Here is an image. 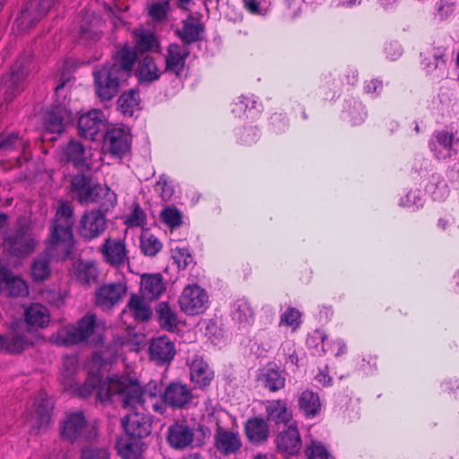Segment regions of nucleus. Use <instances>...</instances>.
<instances>
[{
    "instance_id": "f257e3e1",
    "label": "nucleus",
    "mask_w": 459,
    "mask_h": 459,
    "mask_svg": "<svg viewBox=\"0 0 459 459\" xmlns=\"http://www.w3.org/2000/svg\"><path fill=\"white\" fill-rule=\"evenodd\" d=\"M96 392L101 403L112 401L114 395L121 396L124 408L135 409L143 403V387L136 379L127 375L116 376L103 380L100 375L91 373L85 382L75 389L81 398H87Z\"/></svg>"
},
{
    "instance_id": "f03ea898",
    "label": "nucleus",
    "mask_w": 459,
    "mask_h": 459,
    "mask_svg": "<svg viewBox=\"0 0 459 459\" xmlns=\"http://www.w3.org/2000/svg\"><path fill=\"white\" fill-rule=\"evenodd\" d=\"M75 222L73 205L68 202H60L52 220L48 250H59L65 256H69L74 246L73 228Z\"/></svg>"
},
{
    "instance_id": "7ed1b4c3",
    "label": "nucleus",
    "mask_w": 459,
    "mask_h": 459,
    "mask_svg": "<svg viewBox=\"0 0 459 459\" xmlns=\"http://www.w3.org/2000/svg\"><path fill=\"white\" fill-rule=\"evenodd\" d=\"M96 326V316L86 314L77 321L76 325H69L59 330L55 336V343L63 346L81 343L93 335Z\"/></svg>"
},
{
    "instance_id": "20e7f679",
    "label": "nucleus",
    "mask_w": 459,
    "mask_h": 459,
    "mask_svg": "<svg viewBox=\"0 0 459 459\" xmlns=\"http://www.w3.org/2000/svg\"><path fill=\"white\" fill-rule=\"evenodd\" d=\"M3 352L16 355L33 346L36 341L34 334L29 333L24 328L22 319L13 321L8 331L2 334Z\"/></svg>"
},
{
    "instance_id": "39448f33",
    "label": "nucleus",
    "mask_w": 459,
    "mask_h": 459,
    "mask_svg": "<svg viewBox=\"0 0 459 459\" xmlns=\"http://www.w3.org/2000/svg\"><path fill=\"white\" fill-rule=\"evenodd\" d=\"M96 95L102 101L112 100L119 91L121 82L127 79L107 64L93 72Z\"/></svg>"
},
{
    "instance_id": "423d86ee",
    "label": "nucleus",
    "mask_w": 459,
    "mask_h": 459,
    "mask_svg": "<svg viewBox=\"0 0 459 459\" xmlns=\"http://www.w3.org/2000/svg\"><path fill=\"white\" fill-rule=\"evenodd\" d=\"M37 242L24 226H20L10 232L4 239V247L9 255L24 257L30 255L36 247Z\"/></svg>"
},
{
    "instance_id": "0eeeda50",
    "label": "nucleus",
    "mask_w": 459,
    "mask_h": 459,
    "mask_svg": "<svg viewBox=\"0 0 459 459\" xmlns=\"http://www.w3.org/2000/svg\"><path fill=\"white\" fill-rule=\"evenodd\" d=\"M162 397L173 411L188 410L194 403L193 387L182 381H171L164 388Z\"/></svg>"
},
{
    "instance_id": "6e6552de",
    "label": "nucleus",
    "mask_w": 459,
    "mask_h": 459,
    "mask_svg": "<svg viewBox=\"0 0 459 459\" xmlns=\"http://www.w3.org/2000/svg\"><path fill=\"white\" fill-rule=\"evenodd\" d=\"M180 309L189 316L204 313L208 307L209 296L206 290L197 284L184 288L178 299Z\"/></svg>"
},
{
    "instance_id": "1a4fd4ad",
    "label": "nucleus",
    "mask_w": 459,
    "mask_h": 459,
    "mask_svg": "<svg viewBox=\"0 0 459 459\" xmlns=\"http://www.w3.org/2000/svg\"><path fill=\"white\" fill-rule=\"evenodd\" d=\"M144 392L143 391V394ZM144 399L143 398L142 405H138L135 409L127 408L132 410L131 413L126 414L121 420V425L128 437L132 439H140L147 437L152 433V421L148 415L134 411L143 407Z\"/></svg>"
},
{
    "instance_id": "9d476101",
    "label": "nucleus",
    "mask_w": 459,
    "mask_h": 459,
    "mask_svg": "<svg viewBox=\"0 0 459 459\" xmlns=\"http://www.w3.org/2000/svg\"><path fill=\"white\" fill-rule=\"evenodd\" d=\"M107 227L106 216L102 211H86L80 218L78 234L85 241H91L102 235Z\"/></svg>"
},
{
    "instance_id": "9b49d317",
    "label": "nucleus",
    "mask_w": 459,
    "mask_h": 459,
    "mask_svg": "<svg viewBox=\"0 0 459 459\" xmlns=\"http://www.w3.org/2000/svg\"><path fill=\"white\" fill-rule=\"evenodd\" d=\"M132 135L122 127L108 129L104 136L107 152L117 159H123L131 152Z\"/></svg>"
},
{
    "instance_id": "f8f14e48",
    "label": "nucleus",
    "mask_w": 459,
    "mask_h": 459,
    "mask_svg": "<svg viewBox=\"0 0 459 459\" xmlns=\"http://www.w3.org/2000/svg\"><path fill=\"white\" fill-rule=\"evenodd\" d=\"M455 135L446 130H436L429 140V148L437 160H446L457 154L455 148Z\"/></svg>"
},
{
    "instance_id": "ddd939ff",
    "label": "nucleus",
    "mask_w": 459,
    "mask_h": 459,
    "mask_svg": "<svg viewBox=\"0 0 459 459\" xmlns=\"http://www.w3.org/2000/svg\"><path fill=\"white\" fill-rule=\"evenodd\" d=\"M100 252L104 262L112 267L120 268L129 263L128 250L122 238H106L100 247Z\"/></svg>"
},
{
    "instance_id": "4468645a",
    "label": "nucleus",
    "mask_w": 459,
    "mask_h": 459,
    "mask_svg": "<svg viewBox=\"0 0 459 459\" xmlns=\"http://www.w3.org/2000/svg\"><path fill=\"white\" fill-rule=\"evenodd\" d=\"M274 443L277 451L284 455L294 456L299 455L302 448V439L297 424H290L279 432Z\"/></svg>"
},
{
    "instance_id": "2eb2a0df",
    "label": "nucleus",
    "mask_w": 459,
    "mask_h": 459,
    "mask_svg": "<svg viewBox=\"0 0 459 459\" xmlns=\"http://www.w3.org/2000/svg\"><path fill=\"white\" fill-rule=\"evenodd\" d=\"M127 287L123 282L103 284L95 293V304L102 310H108L119 304L126 294Z\"/></svg>"
},
{
    "instance_id": "dca6fc26",
    "label": "nucleus",
    "mask_w": 459,
    "mask_h": 459,
    "mask_svg": "<svg viewBox=\"0 0 459 459\" xmlns=\"http://www.w3.org/2000/svg\"><path fill=\"white\" fill-rule=\"evenodd\" d=\"M22 320L27 332L37 337V332L49 325L50 313L42 304L31 303L25 307Z\"/></svg>"
},
{
    "instance_id": "f3484780",
    "label": "nucleus",
    "mask_w": 459,
    "mask_h": 459,
    "mask_svg": "<svg viewBox=\"0 0 459 459\" xmlns=\"http://www.w3.org/2000/svg\"><path fill=\"white\" fill-rule=\"evenodd\" d=\"M148 351L150 359L158 366L169 365L177 353L174 342L166 335L152 338Z\"/></svg>"
},
{
    "instance_id": "a211bd4d",
    "label": "nucleus",
    "mask_w": 459,
    "mask_h": 459,
    "mask_svg": "<svg viewBox=\"0 0 459 459\" xmlns=\"http://www.w3.org/2000/svg\"><path fill=\"white\" fill-rule=\"evenodd\" d=\"M213 439L215 449L223 455H235L242 446L239 433L221 426L219 422L216 424Z\"/></svg>"
},
{
    "instance_id": "6ab92c4d",
    "label": "nucleus",
    "mask_w": 459,
    "mask_h": 459,
    "mask_svg": "<svg viewBox=\"0 0 459 459\" xmlns=\"http://www.w3.org/2000/svg\"><path fill=\"white\" fill-rule=\"evenodd\" d=\"M190 50L187 47L178 43L169 44L165 55V68L163 73L174 74L177 78L181 77Z\"/></svg>"
},
{
    "instance_id": "aec40b11",
    "label": "nucleus",
    "mask_w": 459,
    "mask_h": 459,
    "mask_svg": "<svg viewBox=\"0 0 459 459\" xmlns=\"http://www.w3.org/2000/svg\"><path fill=\"white\" fill-rule=\"evenodd\" d=\"M79 134L91 141L101 133L105 127L104 114L100 109H91L80 116L77 123Z\"/></svg>"
},
{
    "instance_id": "412c9836",
    "label": "nucleus",
    "mask_w": 459,
    "mask_h": 459,
    "mask_svg": "<svg viewBox=\"0 0 459 459\" xmlns=\"http://www.w3.org/2000/svg\"><path fill=\"white\" fill-rule=\"evenodd\" d=\"M167 442L176 450H184L195 442V429L185 421H176L168 428Z\"/></svg>"
},
{
    "instance_id": "4be33fe9",
    "label": "nucleus",
    "mask_w": 459,
    "mask_h": 459,
    "mask_svg": "<svg viewBox=\"0 0 459 459\" xmlns=\"http://www.w3.org/2000/svg\"><path fill=\"white\" fill-rule=\"evenodd\" d=\"M137 59V52L128 43H126L113 54V63L107 65L128 79L132 74Z\"/></svg>"
},
{
    "instance_id": "5701e85b",
    "label": "nucleus",
    "mask_w": 459,
    "mask_h": 459,
    "mask_svg": "<svg viewBox=\"0 0 459 459\" xmlns=\"http://www.w3.org/2000/svg\"><path fill=\"white\" fill-rule=\"evenodd\" d=\"M73 121V113L65 106H55L44 114L45 133L60 134L65 124Z\"/></svg>"
},
{
    "instance_id": "b1692460",
    "label": "nucleus",
    "mask_w": 459,
    "mask_h": 459,
    "mask_svg": "<svg viewBox=\"0 0 459 459\" xmlns=\"http://www.w3.org/2000/svg\"><path fill=\"white\" fill-rule=\"evenodd\" d=\"M256 379L262 387L271 393H276L281 390L284 388L286 383L284 371H281L274 363H269L267 366L260 368Z\"/></svg>"
},
{
    "instance_id": "393cba45",
    "label": "nucleus",
    "mask_w": 459,
    "mask_h": 459,
    "mask_svg": "<svg viewBox=\"0 0 459 459\" xmlns=\"http://www.w3.org/2000/svg\"><path fill=\"white\" fill-rule=\"evenodd\" d=\"M56 256L57 258L65 259L63 253L59 250L49 252L48 246L44 253L39 254L32 261L30 265V274L34 281H44L51 275V257Z\"/></svg>"
},
{
    "instance_id": "a878e982",
    "label": "nucleus",
    "mask_w": 459,
    "mask_h": 459,
    "mask_svg": "<svg viewBox=\"0 0 459 459\" xmlns=\"http://www.w3.org/2000/svg\"><path fill=\"white\" fill-rule=\"evenodd\" d=\"M87 421L82 411L67 413L60 426V433L64 439L76 441L83 433Z\"/></svg>"
},
{
    "instance_id": "bb28decb",
    "label": "nucleus",
    "mask_w": 459,
    "mask_h": 459,
    "mask_svg": "<svg viewBox=\"0 0 459 459\" xmlns=\"http://www.w3.org/2000/svg\"><path fill=\"white\" fill-rule=\"evenodd\" d=\"M244 432L247 440L259 446L265 443L270 435V429L267 421L260 416L247 419L244 425Z\"/></svg>"
},
{
    "instance_id": "cd10ccee",
    "label": "nucleus",
    "mask_w": 459,
    "mask_h": 459,
    "mask_svg": "<svg viewBox=\"0 0 459 459\" xmlns=\"http://www.w3.org/2000/svg\"><path fill=\"white\" fill-rule=\"evenodd\" d=\"M214 378V372L208 363L199 355H195L190 365V380L196 388L204 389Z\"/></svg>"
},
{
    "instance_id": "c85d7f7f",
    "label": "nucleus",
    "mask_w": 459,
    "mask_h": 459,
    "mask_svg": "<svg viewBox=\"0 0 459 459\" xmlns=\"http://www.w3.org/2000/svg\"><path fill=\"white\" fill-rule=\"evenodd\" d=\"M27 75L21 63L16 62L11 72L2 77V84L4 87L5 100H12L22 90V82Z\"/></svg>"
},
{
    "instance_id": "c756f323",
    "label": "nucleus",
    "mask_w": 459,
    "mask_h": 459,
    "mask_svg": "<svg viewBox=\"0 0 459 459\" xmlns=\"http://www.w3.org/2000/svg\"><path fill=\"white\" fill-rule=\"evenodd\" d=\"M61 160L71 163L74 169L82 172L90 168L86 160L83 144L74 139L70 140L62 148Z\"/></svg>"
},
{
    "instance_id": "7c9ffc66",
    "label": "nucleus",
    "mask_w": 459,
    "mask_h": 459,
    "mask_svg": "<svg viewBox=\"0 0 459 459\" xmlns=\"http://www.w3.org/2000/svg\"><path fill=\"white\" fill-rule=\"evenodd\" d=\"M0 290L9 297H24L29 294L27 283L4 267L0 268Z\"/></svg>"
},
{
    "instance_id": "2f4dec72",
    "label": "nucleus",
    "mask_w": 459,
    "mask_h": 459,
    "mask_svg": "<svg viewBox=\"0 0 459 459\" xmlns=\"http://www.w3.org/2000/svg\"><path fill=\"white\" fill-rule=\"evenodd\" d=\"M52 403L48 399L40 398L33 403L29 420L39 431L47 429L51 423Z\"/></svg>"
},
{
    "instance_id": "473e14b6",
    "label": "nucleus",
    "mask_w": 459,
    "mask_h": 459,
    "mask_svg": "<svg viewBox=\"0 0 459 459\" xmlns=\"http://www.w3.org/2000/svg\"><path fill=\"white\" fill-rule=\"evenodd\" d=\"M72 191L76 194L77 200L81 204H88L97 201L98 194L95 187L91 185V180L84 174H78L71 180Z\"/></svg>"
},
{
    "instance_id": "72a5a7b5",
    "label": "nucleus",
    "mask_w": 459,
    "mask_h": 459,
    "mask_svg": "<svg viewBox=\"0 0 459 459\" xmlns=\"http://www.w3.org/2000/svg\"><path fill=\"white\" fill-rule=\"evenodd\" d=\"M141 293L147 299H157L166 290V285L160 273H144L141 276Z\"/></svg>"
},
{
    "instance_id": "f704fd0d",
    "label": "nucleus",
    "mask_w": 459,
    "mask_h": 459,
    "mask_svg": "<svg viewBox=\"0 0 459 459\" xmlns=\"http://www.w3.org/2000/svg\"><path fill=\"white\" fill-rule=\"evenodd\" d=\"M266 421L276 425H287L292 420V411L289 409L286 401L281 399L267 401L265 404Z\"/></svg>"
},
{
    "instance_id": "c9c22d12",
    "label": "nucleus",
    "mask_w": 459,
    "mask_h": 459,
    "mask_svg": "<svg viewBox=\"0 0 459 459\" xmlns=\"http://www.w3.org/2000/svg\"><path fill=\"white\" fill-rule=\"evenodd\" d=\"M298 408L306 419L316 418L322 410L318 393L309 389L302 391L298 396Z\"/></svg>"
},
{
    "instance_id": "e433bc0d",
    "label": "nucleus",
    "mask_w": 459,
    "mask_h": 459,
    "mask_svg": "<svg viewBox=\"0 0 459 459\" xmlns=\"http://www.w3.org/2000/svg\"><path fill=\"white\" fill-rule=\"evenodd\" d=\"M204 29V25L200 21L190 16L182 22V27L177 30L176 34L181 39L182 46L188 48L191 44L201 40Z\"/></svg>"
},
{
    "instance_id": "4c0bfd02",
    "label": "nucleus",
    "mask_w": 459,
    "mask_h": 459,
    "mask_svg": "<svg viewBox=\"0 0 459 459\" xmlns=\"http://www.w3.org/2000/svg\"><path fill=\"white\" fill-rule=\"evenodd\" d=\"M162 73L158 67L154 57L145 55L138 63L135 76L140 82L150 83L158 81Z\"/></svg>"
},
{
    "instance_id": "58836bf2",
    "label": "nucleus",
    "mask_w": 459,
    "mask_h": 459,
    "mask_svg": "<svg viewBox=\"0 0 459 459\" xmlns=\"http://www.w3.org/2000/svg\"><path fill=\"white\" fill-rule=\"evenodd\" d=\"M116 447L117 454L123 459H141L145 450V444L140 439L120 437L117 440Z\"/></svg>"
},
{
    "instance_id": "ea45409f",
    "label": "nucleus",
    "mask_w": 459,
    "mask_h": 459,
    "mask_svg": "<svg viewBox=\"0 0 459 459\" xmlns=\"http://www.w3.org/2000/svg\"><path fill=\"white\" fill-rule=\"evenodd\" d=\"M134 50L137 54L143 55L147 52L160 53V44L157 36L150 30L134 32Z\"/></svg>"
},
{
    "instance_id": "a19ab883",
    "label": "nucleus",
    "mask_w": 459,
    "mask_h": 459,
    "mask_svg": "<svg viewBox=\"0 0 459 459\" xmlns=\"http://www.w3.org/2000/svg\"><path fill=\"white\" fill-rule=\"evenodd\" d=\"M157 321L161 329L174 332L178 326V316L169 302H159L155 307Z\"/></svg>"
},
{
    "instance_id": "79ce46f5",
    "label": "nucleus",
    "mask_w": 459,
    "mask_h": 459,
    "mask_svg": "<svg viewBox=\"0 0 459 459\" xmlns=\"http://www.w3.org/2000/svg\"><path fill=\"white\" fill-rule=\"evenodd\" d=\"M146 299L143 296L132 294L127 302L126 308L136 321L144 322L152 317V310Z\"/></svg>"
},
{
    "instance_id": "37998d69",
    "label": "nucleus",
    "mask_w": 459,
    "mask_h": 459,
    "mask_svg": "<svg viewBox=\"0 0 459 459\" xmlns=\"http://www.w3.org/2000/svg\"><path fill=\"white\" fill-rule=\"evenodd\" d=\"M30 146L29 141L23 140L17 132L0 134V154L8 153L17 147H22L25 154Z\"/></svg>"
},
{
    "instance_id": "c03bdc74",
    "label": "nucleus",
    "mask_w": 459,
    "mask_h": 459,
    "mask_svg": "<svg viewBox=\"0 0 459 459\" xmlns=\"http://www.w3.org/2000/svg\"><path fill=\"white\" fill-rule=\"evenodd\" d=\"M100 24V21L93 15L83 17L80 25V37L88 40H99L101 37Z\"/></svg>"
},
{
    "instance_id": "a18cd8bd",
    "label": "nucleus",
    "mask_w": 459,
    "mask_h": 459,
    "mask_svg": "<svg viewBox=\"0 0 459 459\" xmlns=\"http://www.w3.org/2000/svg\"><path fill=\"white\" fill-rule=\"evenodd\" d=\"M118 109L126 117H133L139 106L138 93L130 90L122 93L117 100Z\"/></svg>"
},
{
    "instance_id": "49530a36",
    "label": "nucleus",
    "mask_w": 459,
    "mask_h": 459,
    "mask_svg": "<svg viewBox=\"0 0 459 459\" xmlns=\"http://www.w3.org/2000/svg\"><path fill=\"white\" fill-rule=\"evenodd\" d=\"M427 73L431 75L434 79L443 80L447 75V64L445 55L435 54L432 56V60L426 65Z\"/></svg>"
},
{
    "instance_id": "de8ad7c7",
    "label": "nucleus",
    "mask_w": 459,
    "mask_h": 459,
    "mask_svg": "<svg viewBox=\"0 0 459 459\" xmlns=\"http://www.w3.org/2000/svg\"><path fill=\"white\" fill-rule=\"evenodd\" d=\"M163 244L151 232H143L140 237V247L144 255L155 256L161 249Z\"/></svg>"
},
{
    "instance_id": "09e8293b",
    "label": "nucleus",
    "mask_w": 459,
    "mask_h": 459,
    "mask_svg": "<svg viewBox=\"0 0 459 459\" xmlns=\"http://www.w3.org/2000/svg\"><path fill=\"white\" fill-rule=\"evenodd\" d=\"M232 318L240 325H250L254 320V313L246 300H238L233 305Z\"/></svg>"
},
{
    "instance_id": "8fccbe9b",
    "label": "nucleus",
    "mask_w": 459,
    "mask_h": 459,
    "mask_svg": "<svg viewBox=\"0 0 459 459\" xmlns=\"http://www.w3.org/2000/svg\"><path fill=\"white\" fill-rule=\"evenodd\" d=\"M160 220L170 229H177L183 223L182 212L174 205H167L160 212Z\"/></svg>"
},
{
    "instance_id": "3c124183",
    "label": "nucleus",
    "mask_w": 459,
    "mask_h": 459,
    "mask_svg": "<svg viewBox=\"0 0 459 459\" xmlns=\"http://www.w3.org/2000/svg\"><path fill=\"white\" fill-rule=\"evenodd\" d=\"M301 313L299 309L289 307L280 316V325L290 327L292 331H296L301 325Z\"/></svg>"
},
{
    "instance_id": "603ef678",
    "label": "nucleus",
    "mask_w": 459,
    "mask_h": 459,
    "mask_svg": "<svg viewBox=\"0 0 459 459\" xmlns=\"http://www.w3.org/2000/svg\"><path fill=\"white\" fill-rule=\"evenodd\" d=\"M306 459H330V453L324 444L313 441L305 449Z\"/></svg>"
},
{
    "instance_id": "864d4df0",
    "label": "nucleus",
    "mask_w": 459,
    "mask_h": 459,
    "mask_svg": "<svg viewBox=\"0 0 459 459\" xmlns=\"http://www.w3.org/2000/svg\"><path fill=\"white\" fill-rule=\"evenodd\" d=\"M126 223L132 227H140L146 224V214L139 203L133 204V210L126 220Z\"/></svg>"
},
{
    "instance_id": "5fc2aeb1",
    "label": "nucleus",
    "mask_w": 459,
    "mask_h": 459,
    "mask_svg": "<svg viewBox=\"0 0 459 459\" xmlns=\"http://www.w3.org/2000/svg\"><path fill=\"white\" fill-rule=\"evenodd\" d=\"M57 1L58 0H30L28 4L31 6V10H34L38 17L43 19Z\"/></svg>"
},
{
    "instance_id": "6e6d98bb",
    "label": "nucleus",
    "mask_w": 459,
    "mask_h": 459,
    "mask_svg": "<svg viewBox=\"0 0 459 459\" xmlns=\"http://www.w3.org/2000/svg\"><path fill=\"white\" fill-rule=\"evenodd\" d=\"M172 257L181 270H185L193 260L189 250L186 247H177L173 251Z\"/></svg>"
},
{
    "instance_id": "4d7b16f0",
    "label": "nucleus",
    "mask_w": 459,
    "mask_h": 459,
    "mask_svg": "<svg viewBox=\"0 0 459 459\" xmlns=\"http://www.w3.org/2000/svg\"><path fill=\"white\" fill-rule=\"evenodd\" d=\"M81 459H110V455L106 448L90 446L82 450Z\"/></svg>"
},
{
    "instance_id": "13d9d810",
    "label": "nucleus",
    "mask_w": 459,
    "mask_h": 459,
    "mask_svg": "<svg viewBox=\"0 0 459 459\" xmlns=\"http://www.w3.org/2000/svg\"><path fill=\"white\" fill-rule=\"evenodd\" d=\"M14 24L19 30L25 32L32 29L37 23L30 18V12L22 9L20 14L16 18Z\"/></svg>"
},
{
    "instance_id": "bf43d9fd",
    "label": "nucleus",
    "mask_w": 459,
    "mask_h": 459,
    "mask_svg": "<svg viewBox=\"0 0 459 459\" xmlns=\"http://www.w3.org/2000/svg\"><path fill=\"white\" fill-rule=\"evenodd\" d=\"M14 24L19 30L25 32L32 29L37 23L30 18V12L22 9L20 14L16 18Z\"/></svg>"
},
{
    "instance_id": "052dcab7",
    "label": "nucleus",
    "mask_w": 459,
    "mask_h": 459,
    "mask_svg": "<svg viewBox=\"0 0 459 459\" xmlns=\"http://www.w3.org/2000/svg\"><path fill=\"white\" fill-rule=\"evenodd\" d=\"M436 7L440 20L447 19L455 12V4L448 0H439L437 2Z\"/></svg>"
},
{
    "instance_id": "680f3d73",
    "label": "nucleus",
    "mask_w": 459,
    "mask_h": 459,
    "mask_svg": "<svg viewBox=\"0 0 459 459\" xmlns=\"http://www.w3.org/2000/svg\"><path fill=\"white\" fill-rule=\"evenodd\" d=\"M151 395V407L152 411L160 415H166L168 412V408L169 405L166 403L165 399L162 397V394H160V399H158L155 394L150 393Z\"/></svg>"
},
{
    "instance_id": "e2e57ef3",
    "label": "nucleus",
    "mask_w": 459,
    "mask_h": 459,
    "mask_svg": "<svg viewBox=\"0 0 459 459\" xmlns=\"http://www.w3.org/2000/svg\"><path fill=\"white\" fill-rule=\"evenodd\" d=\"M114 356L108 347H103L96 351L92 356V361L102 367L112 361Z\"/></svg>"
},
{
    "instance_id": "0e129e2a",
    "label": "nucleus",
    "mask_w": 459,
    "mask_h": 459,
    "mask_svg": "<svg viewBox=\"0 0 459 459\" xmlns=\"http://www.w3.org/2000/svg\"><path fill=\"white\" fill-rule=\"evenodd\" d=\"M167 4L154 3L149 7V15L154 21H162L167 16Z\"/></svg>"
},
{
    "instance_id": "69168bd1",
    "label": "nucleus",
    "mask_w": 459,
    "mask_h": 459,
    "mask_svg": "<svg viewBox=\"0 0 459 459\" xmlns=\"http://www.w3.org/2000/svg\"><path fill=\"white\" fill-rule=\"evenodd\" d=\"M259 138V132L258 129L255 127H250L248 129H246L241 137H240V143L244 145H250L252 143H256V141Z\"/></svg>"
},
{
    "instance_id": "338daca9",
    "label": "nucleus",
    "mask_w": 459,
    "mask_h": 459,
    "mask_svg": "<svg viewBox=\"0 0 459 459\" xmlns=\"http://www.w3.org/2000/svg\"><path fill=\"white\" fill-rule=\"evenodd\" d=\"M385 52L389 59L395 60L402 56L403 48L399 42L393 41L386 44Z\"/></svg>"
},
{
    "instance_id": "774afa93",
    "label": "nucleus",
    "mask_w": 459,
    "mask_h": 459,
    "mask_svg": "<svg viewBox=\"0 0 459 459\" xmlns=\"http://www.w3.org/2000/svg\"><path fill=\"white\" fill-rule=\"evenodd\" d=\"M383 82L378 79H372L366 81L364 83V90L367 93H379L382 90Z\"/></svg>"
}]
</instances>
